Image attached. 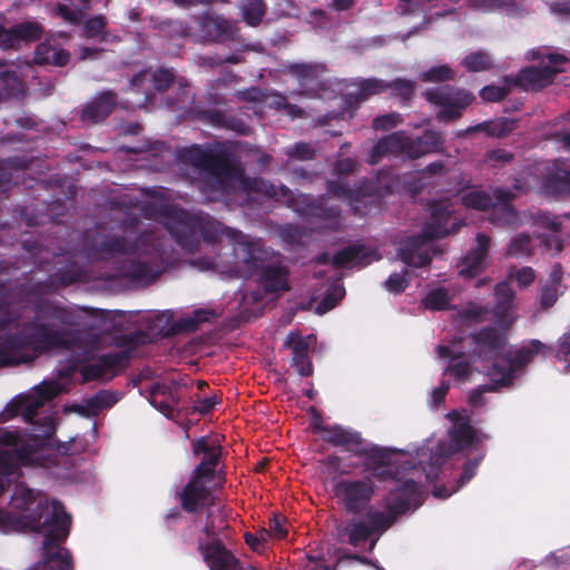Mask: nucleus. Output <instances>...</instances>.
<instances>
[{
    "label": "nucleus",
    "mask_w": 570,
    "mask_h": 570,
    "mask_svg": "<svg viewBox=\"0 0 570 570\" xmlns=\"http://www.w3.org/2000/svg\"><path fill=\"white\" fill-rule=\"evenodd\" d=\"M10 47L23 42H33L42 38L43 29L40 23L26 21L18 23L9 29Z\"/></svg>",
    "instance_id": "nucleus-36"
},
{
    "label": "nucleus",
    "mask_w": 570,
    "mask_h": 570,
    "mask_svg": "<svg viewBox=\"0 0 570 570\" xmlns=\"http://www.w3.org/2000/svg\"><path fill=\"white\" fill-rule=\"evenodd\" d=\"M26 460L23 449L0 450V475L9 478L19 469V464Z\"/></svg>",
    "instance_id": "nucleus-42"
},
{
    "label": "nucleus",
    "mask_w": 570,
    "mask_h": 570,
    "mask_svg": "<svg viewBox=\"0 0 570 570\" xmlns=\"http://www.w3.org/2000/svg\"><path fill=\"white\" fill-rule=\"evenodd\" d=\"M373 252L366 250L363 245H350L334 254L331 258L327 253H322L316 257V263L318 264H328L336 268L346 267L348 265L365 267L371 263V256Z\"/></svg>",
    "instance_id": "nucleus-21"
},
{
    "label": "nucleus",
    "mask_w": 570,
    "mask_h": 570,
    "mask_svg": "<svg viewBox=\"0 0 570 570\" xmlns=\"http://www.w3.org/2000/svg\"><path fill=\"white\" fill-rule=\"evenodd\" d=\"M119 401L118 394L110 390H100L90 397L83 400L76 411L86 416L94 417L104 410L110 409Z\"/></svg>",
    "instance_id": "nucleus-32"
},
{
    "label": "nucleus",
    "mask_w": 570,
    "mask_h": 570,
    "mask_svg": "<svg viewBox=\"0 0 570 570\" xmlns=\"http://www.w3.org/2000/svg\"><path fill=\"white\" fill-rule=\"evenodd\" d=\"M150 235L140 234L134 242L122 235L108 236L99 230L88 229L82 235V249L92 261H110L117 256L140 254L148 245Z\"/></svg>",
    "instance_id": "nucleus-6"
},
{
    "label": "nucleus",
    "mask_w": 570,
    "mask_h": 570,
    "mask_svg": "<svg viewBox=\"0 0 570 570\" xmlns=\"http://www.w3.org/2000/svg\"><path fill=\"white\" fill-rule=\"evenodd\" d=\"M35 316L24 322L14 333L0 337V367L29 363L35 356L20 353L31 348L46 353L70 346L67 327L77 325V315L67 306L48 298H40L32 306Z\"/></svg>",
    "instance_id": "nucleus-2"
},
{
    "label": "nucleus",
    "mask_w": 570,
    "mask_h": 570,
    "mask_svg": "<svg viewBox=\"0 0 570 570\" xmlns=\"http://www.w3.org/2000/svg\"><path fill=\"white\" fill-rule=\"evenodd\" d=\"M461 65L469 72L487 71L492 68V59L488 52L478 50L466 55Z\"/></svg>",
    "instance_id": "nucleus-46"
},
{
    "label": "nucleus",
    "mask_w": 570,
    "mask_h": 570,
    "mask_svg": "<svg viewBox=\"0 0 570 570\" xmlns=\"http://www.w3.org/2000/svg\"><path fill=\"white\" fill-rule=\"evenodd\" d=\"M117 100L118 95L115 91H102L82 108L80 119L90 124L104 121L114 111Z\"/></svg>",
    "instance_id": "nucleus-24"
},
{
    "label": "nucleus",
    "mask_w": 570,
    "mask_h": 570,
    "mask_svg": "<svg viewBox=\"0 0 570 570\" xmlns=\"http://www.w3.org/2000/svg\"><path fill=\"white\" fill-rule=\"evenodd\" d=\"M177 157L180 163L207 175L202 181L206 193L225 194L233 181L239 180L246 193L261 194L275 202L283 200L287 208L295 196L286 185L276 186L268 179L246 176L240 161L226 149L194 144L180 149Z\"/></svg>",
    "instance_id": "nucleus-3"
},
{
    "label": "nucleus",
    "mask_w": 570,
    "mask_h": 570,
    "mask_svg": "<svg viewBox=\"0 0 570 570\" xmlns=\"http://www.w3.org/2000/svg\"><path fill=\"white\" fill-rule=\"evenodd\" d=\"M195 36L202 43H225L238 39L237 21L210 12L194 18Z\"/></svg>",
    "instance_id": "nucleus-9"
},
{
    "label": "nucleus",
    "mask_w": 570,
    "mask_h": 570,
    "mask_svg": "<svg viewBox=\"0 0 570 570\" xmlns=\"http://www.w3.org/2000/svg\"><path fill=\"white\" fill-rule=\"evenodd\" d=\"M517 194L509 188H495L492 198L495 199L497 204L493 203L492 206L491 222L502 226L513 223L517 218V213L511 203Z\"/></svg>",
    "instance_id": "nucleus-27"
},
{
    "label": "nucleus",
    "mask_w": 570,
    "mask_h": 570,
    "mask_svg": "<svg viewBox=\"0 0 570 570\" xmlns=\"http://www.w3.org/2000/svg\"><path fill=\"white\" fill-rule=\"evenodd\" d=\"M399 453L397 450L379 446L375 444H365L361 439L360 444L354 451V455L363 459L364 470L372 471L385 465H395L393 456Z\"/></svg>",
    "instance_id": "nucleus-25"
},
{
    "label": "nucleus",
    "mask_w": 570,
    "mask_h": 570,
    "mask_svg": "<svg viewBox=\"0 0 570 570\" xmlns=\"http://www.w3.org/2000/svg\"><path fill=\"white\" fill-rule=\"evenodd\" d=\"M462 204L466 208H472L476 210H487L491 209L493 206L492 196L484 190H470L462 195L461 197Z\"/></svg>",
    "instance_id": "nucleus-45"
},
{
    "label": "nucleus",
    "mask_w": 570,
    "mask_h": 570,
    "mask_svg": "<svg viewBox=\"0 0 570 570\" xmlns=\"http://www.w3.org/2000/svg\"><path fill=\"white\" fill-rule=\"evenodd\" d=\"M324 442L333 446H342L345 451L354 453L362 439L361 433L345 429L341 425H332L322 435Z\"/></svg>",
    "instance_id": "nucleus-33"
},
{
    "label": "nucleus",
    "mask_w": 570,
    "mask_h": 570,
    "mask_svg": "<svg viewBox=\"0 0 570 570\" xmlns=\"http://www.w3.org/2000/svg\"><path fill=\"white\" fill-rule=\"evenodd\" d=\"M240 11L246 24L257 27L266 14L267 6L264 0H242Z\"/></svg>",
    "instance_id": "nucleus-41"
},
{
    "label": "nucleus",
    "mask_w": 570,
    "mask_h": 570,
    "mask_svg": "<svg viewBox=\"0 0 570 570\" xmlns=\"http://www.w3.org/2000/svg\"><path fill=\"white\" fill-rule=\"evenodd\" d=\"M375 483L371 478L343 479L334 485V493L344 510L356 515L367 510L375 494Z\"/></svg>",
    "instance_id": "nucleus-8"
},
{
    "label": "nucleus",
    "mask_w": 570,
    "mask_h": 570,
    "mask_svg": "<svg viewBox=\"0 0 570 570\" xmlns=\"http://www.w3.org/2000/svg\"><path fill=\"white\" fill-rule=\"evenodd\" d=\"M124 354H101L94 363H88L79 368L83 382L105 379L109 381L124 371Z\"/></svg>",
    "instance_id": "nucleus-18"
},
{
    "label": "nucleus",
    "mask_w": 570,
    "mask_h": 570,
    "mask_svg": "<svg viewBox=\"0 0 570 570\" xmlns=\"http://www.w3.org/2000/svg\"><path fill=\"white\" fill-rule=\"evenodd\" d=\"M475 243V246L468 250L458 263L459 276L465 279H472L485 271L491 238L483 233H478Z\"/></svg>",
    "instance_id": "nucleus-17"
},
{
    "label": "nucleus",
    "mask_w": 570,
    "mask_h": 570,
    "mask_svg": "<svg viewBox=\"0 0 570 570\" xmlns=\"http://www.w3.org/2000/svg\"><path fill=\"white\" fill-rule=\"evenodd\" d=\"M292 350L291 365L301 376L308 377L313 374V364L309 358V344L297 332L288 333L285 344Z\"/></svg>",
    "instance_id": "nucleus-26"
},
{
    "label": "nucleus",
    "mask_w": 570,
    "mask_h": 570,
    "mask_svg": "<svg viewBox=\"0 0 570 570\" xmlns=\"http://www.w3.org/2000/svg\"><path fill=\"white\" fill-rule=\"evenodd\" d=\"M542 188L554 196H570V161H561L542 180Z\"/></svg>",
    "instance_id": "nucleus-30"
},
{
    "label": "nucleus",
    "mask_w": 570,
    "mask_h": 570,
    "mask_svg": "<svg viewBox=\"0 0 570 570\" xmlns=\"http://www.w3.org/2000/svg\"><path fill=\"white\" fill-rule=\"evenodd\" d=\"M387 91L386 81L377 78L363 79L358 83L357 98L366 100L371 96Z\"/></svg>",
    "instance_id": "nucleus-51"
},
{
    "label": "nucleus",
    "mask_w": 570,
    "mask_h": 570,
    "mask_svg": "<svg viewBox=\"0 0 570 570\" xmlns=\"http://www.w3.org/2000/svg\"><path fill=\"white\" fill-rule=\"evenodd\" d=\"M453 210L451 205L446 200L435 202L431 205V217L422 229V233L428 238L441 239L450 234L458 232V224L453 223L451 228L449 227L451 215Z\"/></svg>",
    "instance_id": "nucleus-19"
},
{
    "label": "nucleus",
    "mask_w": 570,
    "mask_h": 570,
    "mask_svg": "<svg viewBox=\"0 0 570 570\" xmlns=\"http://www.w3.org/2000/svg\"><path fill=\"white\" fill-rule=\"evenodd\" d=\"M285 155L291 159H297L302 161L312 160L316 156V150L311 144L299 141L289 146L285 150Z\"/></svg>",
    "instance_id": "nucleus-56"
},
{
    "label": "nucleus",
    "mask_w": 570,
    "mask_h": 570,
    "mask_svg": "<svg viewBox=\"0 0 570 570\" xmlns=\"http://www.w3.org/2000/svg\"><path fill=\"white\" fill-rule=\"evenodd\" d=\"M368 525L373 528V533H383L390 529L397 520L391 512L370 511L367 514Z\"/></svg>",
    "instance_id": "nucleus-50"
},
{
    "label": "nucleus",
    "mask_w": 570,
    "mask_h": 570,
    "mask_svg": "<svg viewBox=\"0 0 570 570\" xmlns=\"http://www.w3.org/2000/svg\"><path fill=\"white\" fill-rule=\"evenodd\" d=\"M431 240L421 233L407 237L399 248L400 259L409 267H425L430 265L432 257L424 246Z\"/></svg>",
    "instance_id": "nucleus-23"
},
{
    "label": "nucleus",
    "mask_w": 570,
    "mask_h": 570,
    "mask_svg": "<svg viewBox=\"0 0 570 570\" xmlns=\"http://www.w3.org/2000/svg\"><path fill=\"white\" fill-rule=\"evenodd\" d=\"M553 352V347L539 340H530L510 354L508 366H501L497 371L501 376H509V386L513 384L515 375L534 361L538 355L546 357Z\"/></svg>",
    "instance_id": "nucleus-11"
},
{
    "label": "nucleus",
    "mask_w": 570,
    "mask_h": 570,
    "mask_svg": "<svg viewBox=\"0 0 570 570\" xmlns=\"http://www.w3.org/2000/svg\"><path fill=\"white\" fill-rule=\"evenodd\" d=\"M8 283L0 281V333L6 331L14 321L10 313V305L7 301Z\"/></svg>",
    "instance_id": "nucleus-55"
},
{
    "label": "nucleus",
    "mask_w": 570,
    "mask_h": 570,
    "mask_svg": "<svg viewBox=\"0 0 570 570\" xmlns=\"http://www.w3.org/2000/svg\"><path fill=\"white\" fill-rule=\"evenodd\" d=\"M514 159V155L511 151H508L502 148L490 150L487 154V161L493 166H504L505 164L511 163Z\"/></svg>",
    "instance_id": "nucleus-63"
},
{
    "label": "nucleus",
    "mask_w": 570,
    "mask_h": 570,
    "mask_svg": "<svg viewBox=\"0 0 570 570\" xmlns=\"http://www.w3.org/2000/svg\"><path fill=\"white\" fill-rule=\"evenodd\" d=\"M289 209L306 218H314L324 222H336L341 209L336 205H328L324 197L315 198L311 195L295 194L289 204Z\"/></svg>",
    "instance_id": "nucleus-14"
},
{
    "label": "nucleus",
    "mask_w": 570,
    "mask_h": 570,
    "mask_svg": "<svg viewBox=\"0 0 570 570\" xmlns=\"http://www.w3.org/2000/svg\"><path fill=\"white\" fill-rule=\"evenodd\" d=\"M559 298V287L546 284L540 281L538 301L540 308L547 311L551 308Z\"/></svg>",
    "instance_id": "nucleus-54"
},
{
    "label": "nucleus",
    "mask_w": 570,
    "mask_h": 570,
    "mask_svg": "<svg viewBox=\"0 0 570 570\" xmlns=\"http://www.w3.org/2000/svg\"><path fill=\"white\" fill-rule=\"evenodd\" d=\"M512 85L505 83L504 86L488 85L480 90V97L488 102H498L511 92Z\"/></svg>",
    "instance_id": "nucleus-57"
},
{
    "label": "nucleus",
    "mask_w": 570,
    "mask_h": 570,
    "mask_svg": "<svg viewBox=\"0 0 570 570\" xmlns=\"http://www.w3.org/2000/svg\"><path fill=\"white\" fill-rule=\"evenodd\" d=\"M515 293L507 282H500L494 287V316L497 318L505 317L513 306Z\"/></svg>",
    "instance_id": "nucleus-38"
},
{
    "label": "nucleus",
    "mask_w": 570,
    "mask_h": 570,
    "mask_svg": "<svg viewBox=\"0 0 570 570\" xmlns=\"http://www.w3.org/2000/svg\"><path fill=\"white\" fill-rule=\"evenodd\" d=\"M499 370V363H493L490 372V383L478 386L473 390L469 395V404L473 407H479L484 405L485 399L483 396L487 392H497L501 387L509 386V376H501L497 372Z\"/></svg>",
    "instance_id": "nucleus-34"
},
{
    "label": "nucleus",
    "mask_w": 570,
    "mask_h": 570,
    "mask_svg": "<svg viewBox=\"0 0 570 570\" xmlns=\"http://www.w3.org/2000/svg\"><path fill=\"white\" fill-rule=\"evenodd\" d=\"M556 357L559 361L567 362L570 367V331L559 337Z\"/></svg>",
    "instance_id": "nucleus-64"
},
{
    "label": "nucleus",
    "mask_w": 570,
    "mask_h": 570,
    "mask_svg": "<svg viewBox=\"0 0 570 570\" xmlns=\"http://www.w3.org/2000/svg\"><path fill=\"white\" fill-rule=\"evenodd\" d=\"M0 85L3 86L7 95H12L16 87L21 86L16 72L8 70L2 61H0Z\"/></svg>",
    "instance_id": "nucleus-60"
},
{
    "label": "nucleus",
    "mask_w": 570,
    "mask_h": 570,
    "mask_svg": "<svg viewBox=\"0 0 570 570\" xmlns=\"http://www.w3.org/2000/svg\"><path fill=\"white\" fill-rule=\"evenodd\" d=\"M38 508L43 511L40 512L38 518L31 520V528L37 532L48 529L42 546L43 563L55 570H73L69 551L58 547L70 532L71 515L66 512L63 504L56 499L51 500L50 507L48 503L42 504L40 502Z\"/></svg>",
    "instance_id": "nucleus-4"
},
{
    "label": "nucleus",
    "mask_w": 570,
    "mask_h": 570,
    "mask_svg": "<svg viewBox=\"0 0 570 570\" xmlns=\"http://www.w3.org/2000/svg\"><path fill=\"white\" fill-rule=\"evenodd\" d=\"M407 271L405 269L403 273H393L385 281V287L389 292L394 294L403 293L407 286L409 281L405 278Z\"/></svg>",
    "instance_id": "nucleus-61"
},
{
    "label": "nucleus",
    "mask_w": 570,
    "mask_h": 570,
    "mask_svg": "<svg viewBox=\"0 0 570 570\" xmlns=\"http://www.w3.org/2000/svg\"><path fill=\"white\" fill-rule=\"evenodd\" d=\"M144 333L137 331L135 333L122 334L115 337V345L122 348L120 352H110L109 354H125L126 361L124 362V370L129 365L131 353L140 344Z\"/></svg>",
    "instance_id": "nucleus-43"
},
{
    "label": "nucleus",
    "mask_w": 570,
    "mask_h": 570,
    "mask_svg": "<svg viewBox=\"0 0 570 570\" xmlns=\"http://www.w3.org/2000/svg\"><path fill=\"white\" fill-rule=\"evenodd\" d=\"M203 116L214 127L229 129L240 135H248L249 132V126L244 120L222 110H205Z\"/></svg>",
    "instance_id": "nucleus-35"
},
{
    "label": "nucleus",
    "mask_w": 570,
    "mask_h": 570,
    "mask_svg": "<svg viewBox=\"0 0 570 570\" xmlns=\"http://www.w3.org/2000/svg\"><path fill=\"white\" fill-rule=\"evenodd\" d=\"M444 137L442 132L426 129L421 136L411 137L402 131L393 132L381 138L368 154V163L377 164L385 156H402L409 159H419L429 154L443 150Z\"/></svg>",
    "instance_id": "nucleus-5"
},
{
    "label": "nucleus",
    "mask_w": 570,
    "mask_h": 570,
    "mask_svg": "<svg viewBox=\"0 0 570 570\" xmlns=\"http://www.w3.org/2000/svg\"><path fill=\"white\" fill-rule=\"evenodd\" d=\"M219 314L213 308H196L189 315L183 316L173 323L166 335L194 333L202 324L214 323Z\"/></svg>",
    "instance_id": "nucleus-28"
},
{
    "label": "nucleus",
    "mask_w": 570,
    "mask_h": 570,
    "mask_svg": "<svg viewBox=\"0 0 570 570\" xmlns=\"http://www.w3.org/2000/svg\"><path fill=\"white\" fill-rule=\"evenodd\" d=\"M423 95L430 104L441 107L436 119L448 122L459 119L475 98L466 89L452 86L426 89Z\"/></svg>",
    "instance_id": "nucleus-7"
},
{
    "label": "nucleus",
    "mask_w": 570,
    "mask_h": 570,
    "mask_svg": "<svg viewBox=\"0 0 570 570\" xmlns=\"http://www.w3.org/2000/svg\"><path fill=\"white\" fill-rule=\"evenodd\" d=\"M199 551L210 570H242L240 561L223 544L222 540L199 544Z\"/></svg>",
    "instance_id": "nucleus-20"
},
{
    "label": "nucleus",
    "mask_w": 570,
    "mask_h": 570,
    "mask_svg": "<svg viewBox=\"0 0 570 570\" xmlns=\"http://www.w3.org/2000/svg\"><path fill=\"white\" fill-rule=\"evenodd\" d=\"M451 296L446 288L439 287L430 291L422 299L424 308L430 311H444L450 307Z\"/></svg>",
    "instance_id": "nucleus-44"
},
{
    "label": "nucleus",
    "mask_w": 570,
    "mask_h": 570,
    "mask_svg": "<svg viewBox=\"0 0 570 570\" xmlns=\"http://www.w3.org/2000/svg\"><path fill=\"white\" fill-rule=\"evenodd\" d=\"M345 289L342 284L334 282L326 289L323 299L317 305V311L324 313L333 309L337 303L344 297Z\"/></svg>",
    "instance_id": "nucleus-49"
},
{
    "label": "nucleus",
    "mask_w": 570,
    "mask_h": 570,
    "mask_svg": "<svg viewBox=\"0 0 570 570\" xmlns=\"http://www.w3.org/2000/svg\"><path fill=\"white\" fill-rule=\"evenodd\" d=\"M562 71V69L552 66H529L520 69L515 76H505L503 81L520 87L524 91H539L550 86L556 76Z\"/></svg>",
    "instance_id": "nucleus-13"
},
{
    "label": "nucleus",
    "mask_w": 570,
    "mask_h": 570,
    "mask_svg": "<svg viewBox=\"0 0 570 570\" xmlns=\"http://www.w3.org/2000/svg\"><path fill=\"white\" fill-rule=\"evenodd\" d=\"M125 278L136 282H154L161 273L159 265L154 261L126 259L120 266Z\"/></svg>",
    "instance_id": "nucleus-29"
},
{
    "label": "nucleus",
    "mask_w": 570,
    "mask_h": 570,
    "mask_svg": "<svg viewBox=\"0 0 570 570\" xmlns=\"http://www.w3.org/2000/svg\"><path fill=\"white\" fill-rule=\"evenodd\" d=\"M531 254V237L529 235L519 234L510 240L507 255L512 257H524L530 256Z\"/></svg>",
    "instance_id": "nucleus-52"
},
{
    "label": "nucleus",
    "mask_w": 570,
    "mask_h": 570,
    "mask_svg": "<svg viewBox=\"0 0 570 570\" xmlns=\"http://www.w3.org/2000/svg\"><path fill=\"white\" fill-rule=\"evenodd\" d=\"M70 60V53L66 49H50L47 45L41 43L35 52V61L38 65L50 63L57 67H65Z\"/></svg>",
    "instance_id": "nucleus-39"
},
{
    "label": "nucleus",
    "mask_w": 570,
    "mask_h": 570,
    "mask_svg": "<svg viewBox=\"0 0 570 570\" xmlns=\"http://www.w3.org/2000/svg\"><path fill=\"white\" fill-rule=\"evenodd\" d=\"M157 214L185 253L194 254L199 250L202 242L214 244L226 234L235 245L237 259L245 265L250 276L259 274V282L266 293L289 291V268L281 262L266 263L268 250L259 239H252L239 230L225 227L209 214L190 213L171 204L160 205Z\"/></svg>",
    "instance_id": "nucleus-1"
},
{
    "label": "nucleus",
    "mask_w": 570,
    "mask_h": 570,
    "mask_svg": "<svg viewBox=\"0 0 570 570\" xmlns=\"http://www.w3.org/2000/svg\"><path fill=\"white\" fill-rule=\"evenodd\" d=\"M474 344L473 353L481 361H494L503 354L507 345V336L493 326H484L471 334Z\"/></svg>",
    "instance_id": "nucleus-15"
},
{
    "label": "nucleus",
    "mask_w": 570,
    "mask_h": 570,
    "mask_svg": "<svg viewBox=\"0 0 570 570\" xmlns=\"http://www.w3.org/2000/svg\"><path fill=\"white\" fill-rule=\"evenodd\" d=\"M421 485L416 481L412 479L400 481L396 489L389 493L385 510L397 519L405 514L412 505L417 508L421 504Z\"/></svg>",
    "instance_id": "nucleus-16"
},
{
    "label": "nucleus",
    "mask_w": 570,
    "mask_h": 570,
    "mask_svg": "<svg viewBox=\"0 0 570 570\" xmlns=\"http://www.w3.org/2000/svg\"><path fill=\"white\" fill-rule=\"evenodd\" d=\"M455 76V72L448 66H433L422 72L421 79L424 82H443L448 80H452Z\"/></svg>",
    "instance_id": "nucleus-53"
},
{
    "label": "nucleus",
    "mask_w": 570,
    "mask_h": 570,
    "mask_svg": "<svg viewBox=\"0 0 570 570\" xmlns=\"http://www.w3.org/2000/svg\"><path fill=\"white\" fill-rule=\"evenodd\" d=\"M38 399L43 403L48 402L61 393V385L55 381L42 382L36 390Z\"/></svg>",
    "instance_id": "nucleus-62"
},
{
    "label": "nucleus",
    "mask_w": 570,
    "mask_h": 570,
    "mask_svg": "<svg viewBox=\"0 0 570 570\" xmlns=\"http://www.w3.org/2000/svg\"><path fill=\"white\" fill-rule=\"evenodd\" d=\"M166 394V387L165 386H160L159 384H155L151 389H150V397H149V402L150 404L156 407L157 410H159L161 413H164L166 416H169L171 415L173 413V406L167 402V401H158L157 400V396L158 395H165Z\"/></svg>",
    "instance_id": "nucleus-59"
},
{
    "label": "nucleus",
    "mask_w": 570,
    "mask_h": 570,
    "mask_svg": "<svg viewBox=\"0 0 570 570\" xmlns=\"http://www.w3.org/2000/svg\"><path fill=\"white\" fill-rule=\"evenodd\" d=\"M206 478L191 473L189 481L176 493L181 509L187 513H197L209 505L213 493Z\"/></svg>",
    "instance_id": "nucleus-12"
},
{
    "label": "nucleus",
    "mask_w": 570,
    "mask_h": 570,
    "mask_svg": "<svg viewBox=\"0 0 570 570\" xmlns=\"http://www.w3.org/2000/svg\"><path fill=\"white\" fill-rule=\"evenodd\" d=\"M386 86L393 96L399 97L405 104L412 100L416 88L415 81L403 78L386 81Z\"/></svg>",
    "instance_id": "nucleus-48"
},
{
    "label": "nucleus",
    "mask_w": 570,
    "mask_h": 570,
    "mask_svg": "<svg viewBox=\"0 0 570 570\" xmlns=\"http://www.w3.org/2000/svg\"><path fill=\"white\" fill-rule=\"evenodd\" d=\"M83 36L87 39L98 38L101 42L108 41L110 32L108 30V20L104 14H96L82 23Z\"/></svg>",
    "instance_id": "nucleus-40"
},
{
    "label": "nucleus",
    "mask_w": 570,
    "mask_h": 570,
    "mask_svg": "<svg viewBox=\"0 0 570 570\" xmlns=\"http://www.w3.org/2000/svg\"><path fill=\"white\" fill-rule=\"evenodd\" d=\"M451 441L448 444L450 453H456L471 446L475 441V430L469 422H461L453 426L450 432Z\"/></svg>",
    "instance_id": "nucleus-37"
},
{
    "label": "nucleus",
    "mask_w": 570,
    "mask_h": 570,
    "mask_svg": "<svg viewBox=\"0 0 570 570\" xmlns=\"http://www.w3.org/2000/svg\"><path fill=\"white\" fill-rule=\"evenodd\" d=\"M436 353L441 358H450L451 363L445 367L443 374L450 375L458 382H465L471 372L472 366L470 362L464 360V353H454L451 347L446 345H438Z\"/></svg>",
    "instance_id": "nucleus-31"
},
{
    "label": "nucleus",
    "mask_w": 570,
    "mask_h": 570,
    "mask_svg": "<svg viewBox=\"0 0 570 570\" xmlns=\"http://www.w3.org/2000/svg\"><path fill=\"white\" fill-rule=\"evenodd\" d=\"M193 454L203 455L200 462L194 468L191 473L206 478L212 482L216 476L224 482L225 473L216 471L223 455V448L217 436H200L191 441Z\"/></svg>",
    "instance_id": "nucleus-10"
},
{
    "label": "nucleus",
    "mask_w": 570,
    "mask_h": 570,
    "mask_svg": "<svg viewBox=\"0 0 570 570\" xmlns=\"http://www.w3.org/2000/svg\"><path fill=\"white\" fill-rule=\"evenodd\" d=\"M153 82L156 91H166L175 81V73L171 69L158 68L149 75L147 71L136 73L129 81V88L145 95V101L153 97V92L146 88V82Z\"/></svg>",
    "instance_id": "nucleus-22"
},
{
    "label": "nucleus",
    "mask_w": 570,
    "mask_h": 570,
    "mask_svg": "<svg viewBox=\"0 0 570 570\" xmlns=\"http://www.w3.org/2000/svg\"><path fill=\"white\" fill-rule=\"evenodd\" d=\"M403 121L402 116L397 112H390L386 115L377 116L373 119V128L375 130H390L395 128Z\"/></svg>",
    "instance_id": "nucleus-58"
},
{
    "label": "nucleus",
    "mask_w": 570,
    "mask_h": 570,
    "mask_svg": "<svg viewBox=\"0 0 570 570\" xmlns=\"http://www.w3.org/2000/svg\"><path fill=\"white\" fill-rule=\"evenodd\" d=\"M344 533L348 537V543L356 547L373 534V528L361 520L352 521L345 527Z\"/></svg>",
    "instance_id": "nucleus-47"
}]
</instances>
